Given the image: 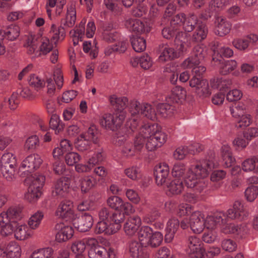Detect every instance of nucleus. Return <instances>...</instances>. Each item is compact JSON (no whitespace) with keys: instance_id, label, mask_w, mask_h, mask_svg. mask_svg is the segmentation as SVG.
Here are the masks:
<instances>
[{"instance_id":"25","label":"nucleus","mask_w":258,"mask_h":258,"mask_svg":"<svg viewBox=\"0 0 258 258\" xmlns=\"http://www.w3.org/2000/svg\"><path fill=\"white\" fill-rule=\"evenodd\" d=\"M221 150L223 165L227 168L232 166L235 160L232 156L230 148L227 146H223Z\"/></svg>"},{"instance_id":"40","label":"nucleus","mask_w":258,"mask_h":258,"mask_svg":"<svg viewBox=\"0 0 258 258\" xmlns=\"http://www.w3.org/2000/svg\"><path fill=\"white\" fill-rule=\"evenodd\" d=\"M91 142L87 139L81 138V135L75 142V148L80 152H85L91 148Z\"/></svg>"},{"instance_id":"43","label":"nucleus","mask_w":258,"mask_h":258,"mask_svg":"<svg viewBox=\"0 0 258 258\" xmlns=\"http://www.w3.org/2000/svg\"><path fill=\"white\" fill-rule=\"evenodd\" d=\"M224 217L225 215L224 213H218L213 216L209 217L207 220V224H210V226H207V228H214L215 226L218 225H221L225 223Z\"/></svg>"},{"instance_id":"41","label":"nucleus","mask_w":258,"mask_h":258,"mask_svg":"<svg viewBox=\"0 0 258 258\" xmlns=\"http://www.w3.org/2000/svg\"><path fill=\"white\" fill-rule=\"evenodd\" d=\"M49 125L51 128L55 130L56 134L62 131L64 125L60 120L58 115L56 114H52L49 121Z\"/></svg>"},{"instance_id":"16","label":"nucleus","mask_w":258,"mask_h":258,"mask_svg":"<svg viewBox=\"0 0 258 258\" xmlns=\"http://www.w3.org/2000/svg\"><path fill=\"white\" fill-rule=\"evenodd\" d=\"M169 173V167L165 163L160 164L155 167L154 175L158 185H162L166 182Z\"/></svg>"},{"instance_id":"36","label":"nucleus","mask_w":258,"mask_h":258,"mask_svg":"<svg viewBox=\"0 0 258 258\" xmlns=\"http://www.w3.org/2000/svg\"><path fill=\"white\" fill-rule=\"evenodd\" d=\"M186 92L184 88L176 86L172 90L170 98L173 102L177 103L180 100H184L186 98Z\"/></svg>"},{"instance_id":"11","label":"nucleus","mask_w":258,"mask_h":258,"mask_svg":"<svg viewBox=\"0 0 258 258\" xmlns=\"http://www.w3.org/2000/svg\"><path fill=\"white\" fill-rule=\"evenodd\" d=\"M215 34L220 37L227 35L231 29V23L223 16H217L214 22Z\"/></svg>"},{"instance_id":"5","label":"nucleus","mask_w":258,"mask_h":258,"mask_svg":"<svg viewBox=\"0 0 258 258\" xmlns=\"http://www.w3.org/2000/svg\"><path fill=\"white\" fill-rule=\"evenodd\" d=\"M73 224L78 231L85 232L89 231L93 224L92 216L87 213H82L74 220Z\"/></svg>"},{"instance_id":"29","label":"nucleus","mask_w":258,"mask_h":258,"mask_svg":"<svg viewBox=\"0 0 258 258\" xmlns=\"http://www.w3.org/2000/svg\"><path fill=\"white\" fill-rule=\"evenodd\" d=\"M110 103L114 106L117 112H123V110L128 104V99L126 97H116L113 95L110 98Z\"/></svg>"},{"instance_id":"33","label":"nucleus","mask_w":258,"mask_h":258,"mask_svg":"<svg viewBox=\"0 0 258 258\" xmlns=\"http://www.w3.org/2000/svg\"><path fill=\"white\" fill-rule=\"evenodd\" d=\"M131 42L133 49L136 52H142L146 48V40L143 37L133 36L131 37Z\"/></svg>"},{"instance_id":"42","label":"nucleus","mask_w":258,"mask_h":258,"mask_svg":"<svg viewBox=\"0 0 258 258\" xmlns=\"http://www.w3.org/2000/svg\"><path fill=\"white\" fill-rule=\"evenodd\" d=\"M28 227L26 225H19L15 229V237L19 240H24L28 238L30 234L28 232Z\"/></svg>"},{"instance_id":"56","label":"nucleus","mask_w":258,"mask_h":258,"mask_svg":"<svg viewBox=\"0 0 258 258\" xmlns=\"http://www.w3.org/2000/svg\"><path fill=\"white\" fill-rule=\"evenodd\" d=\"M86 245L84 239L74 241L71 246L72 251L76 254H82L86 249Z\"/></svg>"},{"instance_id":"48","label":"nucleus","mask_w":258,"mask_h":258,"mask_svg":"<svg viewBox=\"0 0 258 258\" xmlns=\"http://www.w3.org/2000/svg\"><path fill=\"white\" fill-rule=\"evenodd\" d=\"M258 163V158L253 156L244 160L242 164V168L244 171H251L255 169L256 164Z\"/></svg>"},{"instance_id":"22","label":"nucleus","mask_w":258,"mask_h":258,"mask_svg":"<svg viewBox=\"0 0 258 258\" xmlns=\"http://www.w3.org/2000/svg\"><path fill=\"white\" fill-rule=\"evenodd\" d=\"M20 28L17 25H10L5 30H0L1 35L7 40L10 41H14L20 35Z\"/></svg>"},{"instance_id":"17","label":"nucleus","mask_w":258,"mask_h":258,"mask_svg":"<svg viewBox=\"0 0 258 258\" xmlns=\"http://www.w3.org/2000/svg\"><path fill=\"white\" fill-rule=\"evenodd\" d=\"M129 251L133 258H148L146 245L137 241H132L128 245Z\"/></svg>"},{"instance_id":"21","label":"nucleus","mask_w":258,"mask_h":258,"mask_svg":"<svg viewBox=\"0 0 258 258\" xmlns=\"http://www.w3.org/2000/svg\"><path fill=\"white\" fill-rule=\"evenodd\" d=\"M179 221L175 218H173L168 221L166 228L165 235V241L170 242L173 239L174 235L178 229Z\"/></svg>"},{"instance_id":"15","label":"nucleus","mask_w":258,"mask_h":258,"mask_svg":"<svg viewBox=\"0 0 258 258\" xmlns=\"http://www.w3.org/2000/svg\"><path fill=\"white\" fill-rule=\"evenodd\" d=\"M258 40L256 35L250 34L242 38L234 39L233 45L238 50L244 51L252 45L254 44Z\"/></svg>"},{"instance_id":"14","label":"nucleus","mask_w":258,"mask_h":258,"mask_svg":"<svg viewBox=\"0 0 258 258\" xmlns=\"http://www.w3.org/2000/svg\"><path fill=\"white\" fill-rule=\"evenodd\" d=\"M158 50L160 53L159 59L162 62L171 60L179 56L178 53L173 48L170 47L167 43L159 44Z\"/></svg>"},{"instance_id":"55","label":"nucleus","mask_w":258,"mask_h":258,"mask_svg":"<svg viewBox=\"0 0 258 258\" xmlns=\"http://www.w3.org/2000/svg\"><path fill=\"white\" fill-rule=\"evenodd\" d=\"M28 82L30 86L38 90L44 86L43 81L35 74H31L29 78Z\"/></svg>"},{"instance_id":"46","label":"nucleus","mask_w":258,"mask_h":258,"mask_svg":"<svg viewBox=\"0 0 258 258\" xmlns=\"http://www.w3.org/2000/svg\"><path fill=\"white\" fill-rule=\"evenodd\" d=\"M186 171L185 165L183 163H175L172 169L171 174L176 179L181 178Z\"/></svg>"},{"instance_id":"32","label":"nucleus","mask_w":258,"mask_h":258,"mask_svg":"<svg viewBox=\"0 0 258 258\" xmlns=\"http://www.w3.org/2000/svg\"><path fill=\"white\" fill-rule=\"evenodd\" d=\"M198 19L194 14H189L187 17H185V20L182 24L183 29L186 32H191L195 28L196 25H198Z\"/></svg>"},{"instance_id":"50","label":"nucleus","mask_w":258,"mask_h":258,"mask_svg":"<svg viewBox=\"0 0 258 258\" xmlns=\"http://www.w3.org/2000/svg\"><path fill=\"white\" fill-rule=\"evenodd\" d=\"M18 225V222L14 221L9 222L5 225L2 226L1 234L4 236H7L11 235L13 232L15 233V229Z\"/></svg>"},{"instance_id":"45","label":"nucleus","mask_w":258,"mask_h":258,"mask_svg":"<svg viewBox=\"0 0 258 258\" xmlns=\"http://www.w3.org/2000/svg\"><path fill=\"white\" fill-rule=\"evenodd\" d=\"M161 216V213L156 208H153L146 214L143 218V221L147 224H150L158 220Z\"/></svg>"},{"instance_id":"51","label":"nucleus","mask_w":258,"mask_h":258,"mask_svg":"<svg viewBox=\"0 0 258 258\" xmlns=\"http://www.w3.org/2000/svg\"><path fill=\"white\" fill-rule=\"evenodd\" d=\"M143 103H140L137 100L131 101L129 106V110L132 116H138L141 114L142 108H143Z\"/></svg>"},{"instance_id":"38","label":"nucleus","mask_w":258,"mask_h":258,"mask_svg":"<svg viewBox=\"0 0 258 258\" xmlns=\"http://www.w3.org/2000/svg\"><path fill=\"white\" fill-rule=\"evenodd\" d=\"M41 189L34 187L33 185H29L28 192L25 196V198L30 202H36L41 195Z\"/></svg>"},{"instance_id":"35","label":"nucleus","mask_w":258,"mask_h":258,"mask_svg":"<svg viewBox=\"0 0 258 258\" xmlns=\"http://www.w3.org/2000/svg\"><path fill=\"white\" fill-rule=\"evenodd\" d=\"M125 216L121 212L113 213L111 216V227L114 226L113 232L116 233L121 227V223L124 220Z\"/></svg>"},{"instance_id":"57","label":"nucleus","mask_w":258,"mask_h":258,"mask_svg":"<svg viewBox=\"0 0 258 258\" xmlns=\"http://www.w3.org/2000/svg\"><path fill=\"white\" fill-rule=\"evenodd\" d=\"M41 44L39 47V55H46L53 49V45L50 43L49 39L45 38L41 39Z\"/></svg>"},{"instance_id":"10","label":"nucleus","mask_w":258,"mask_h":258,"mask_svg":"<svg viewBox=\"0 0 258 258\" xmlns=\"http://www.w3.org/2000/svg\"><path fill=\"white\" fill-rule=\"evenodd\" d=\"M245 210L244 204L241 201H236L233 204V207L227 210L226 216L228 219L241 221L246 217Z\"/></svg>"},{"instance_id":"7","label":"nucleus","mask_w":258,"mask_h":258,"mask_svg":"<svg viewBox=\"0 0 258 258\" xmlns=\"http://www.w3.org/2000/svg\"><path fill=\"white\" fill-rule=\"evenodd\" d=\"M57 231L55 239L58 242H64L71 238L74 234V229L70 226L65 225L63 223H57L55 225Z\"/></svg>"},{"instance_id":"47","label":"nucleus","mask_w":258,"mask_h":258,"mask_svg":"<svg viewBox=\"0 0 258 258\" xmlns=\"http://www.w3.org/2000/svg\"><path fill=\"white\" fill-rule=\"evenodd\" d=\"M143 108L141 114L150 120H153L156 118V113L155 109L150 104L143 103Z\"/></svg>"},{"instance_id":"49","label":"nucleus","mask_w":258,"mask_h":258,"mask_svg":"<svg viewBox=\"0 0 258 258\" xmlns=\"http://www.w3.org/2000/svg\"><path fill=\"white\" fill-rule=\"evenodd\" d=\"M43 216V213L40 211H38L33 214L28 221L30 227L33 229L37 228L40 225Z\"/></svg>"},{"instance_id":"62","label":"nucleus","mask_w":258,"mask_h":258,"mask_svg":"<svg viewBox=\"0 0 258 258\" xmlns=\"http://www.w3.org/2000/svg\"><path fill=\"white\" fill-rule=\"evenodd\" d=\"M8 164L12 166L17 165L16 157L11 153H5L1 159V164Z\"/></svg>"},{"instance_id":"61","label":"nucleus","mask_w":258,"mask_h":258,"mask_svg":"<svg viewBox=\"0 0 258 258\" xmlns=\"http://www.w3.org/2000/svg\"><path fill=\"white\" fill-rule=\"evenodd\" d=\"M11 221L18 222L22 218L21 211L16 208H10L7 211Z\"/></svg>"},{"instance_id":"3","label":"nucleus","mask_w":258,"mask_h":258,"mask_svg":"<svg viewBox=\"0 0 258 258\" xmlns=\"http://www.w3.org/2000/svg\"><path fill=\"white\" fill-rule=\"evenodd\" d=\"M206 51L203 46L197 45L195 46L192 50V56L186 59L182 63L185 68H191L193 65L200 64L205 55Z\"/></svg>"},{"instance_id":"1","label":"nucleus","mask_w":258,"mask_h":258,"mask_svg":"<svg viewBox=\"0 0 258 258\" xmlns=\"http://www.w3.org/2000/svg\"><path fill=\"white\" fill-rule=\"evenodd\" d=\"M214 166L212 160L205 161L203 165H192L184 178L185 184L188 188H194L196 191L201 192L207 186L204 178Z\"/></svg>"},{"instance_id":"34","label":"nucleus","mask_w":258,"mask_h":258,"mask_svg":"<svg viewBox=\"0 0 258 258\" xmlns=\"http://www.w3.org/2000/svg\"><path fill=\"white\" fill-rule=\"evenodd\" d=\"M111 223L100 220L96 225L95 232L98 234L104 233L107 235L115 233L113 232V229H111Z\"/></svg>"},{"instance_id":"54","label":"nucleus","mask_w":258,"mask_h":258,"mask_svg":"<svg viewBox=\"0 0 258 258\" xmlns=\"http://www.w3.org/2000/svg\"><path fill=\"white\" fill-rule=\"evenodd\" d=\"M244 195L247 201L253 202L258 195L257 186L251 185L248 187L245 191Z\"/></svg>"},{"instance_id":"23","label":"nucleus","mask_w":258,"mask_h":258,"mask_svg":"<svg viewBox=\"0 0 258 258\" xmlns=\"http://www.w3.org/2000/svg\"><path fill=\"white\" fill-rule=\"evenodd\" d=\"M100 132L95 125H91L87 132L81 134V138L87 139L91 142L96 144L98 143Z\"/></svg>"},{"instance_id":"12","label":"nucleus","mask_w":258,"mask_h":258,"mask_svg":"<svg viewBox=\"0 0 258 258\" xmlns=\"http://www.w3.org/2000/svg\"><path fill=\"white\" fill-rule=\"evenodd\" d=\"M73 203L70 201H64L60 203L55 214L56 216L67 220H73L75 217Z\"/></svg>"},{"instance_id":"13","label":"nucleus","mask_w":258,"mask_h":258,"mask_svg":"<svg viewBox=\"0 0 258 258\" xmlns=\"http://www.w3.org/2000/svg\"><path fill=\"white\" fill-rule=\"evenodd\" d=\"M70 179L68 177H62L58 179L54 183L52 190V194L54 196L58 197H65L70 187Z\"/></svg>"},{"instance_id":"44","label":"nucleus","mask_w":258,"mask_h":258,"mask_svg":"<svg viewBox=\"0 0 258 258\" xmlns=\"http://www.w3.org/2000/svg\"><path fill=\"white\" fill-rule=\"evenodd\" d=\"M163 240V235L160 232H153L150 238L147 242L146 246H149L155 248L161 245Z\"/></svg>"},{"instance_id":"18","label":"nucleus","mask_w":258,"mask_h":258,"mask_svg":"<svg viewBox=\"0 0 258 258\" xmlns=\"http://www.w3.org/2000/svg\"><path fill=\"white\" fill-rule=\"evenodd\" d=\"M141 225V219L138 216L129 217L124 224L123 229L125 234L129 236L135 235Z\"/></svg>"},{"instance_id":"39","label":"nucleus","mask_w":258,"mask_h":258,"mask_svg":"<svg viewBox=\"0 0 258 258\" xmlns=\"http://www.w3.org/2000/svg\"><path fill=\"white\" fill-rule=\"evenodd\" d=\"M157 109L159 114L166 118L173 114L174 107L168 103H160L158 105Z\"/></svg>"},{"instance_id":"53","label":"nucleus","mask_w":258,"mask_h":258,"mask_svg":"<svg viewBox=\"0 0 258 258\" xmlns=\"http://www.w3.org/2000/svg\"><path fill=\"white\" fill-rule=\"evenodd\" d=\"M103 3L108 10L116 14L120 13L122 11V8L116 0H104Z\"/></svg>"},{"instance_id":"37","label":"nucleus","mask_w":258,"mask_h":258,"mask_svg":"<svg viewBox=\"0 0 258 258\" xmlns=\"http://www.w3.org/2000/svg\"><path fill=\"white\" fill-rule=\"evenodd\" d=\"M153 230L149 226H143L138 232V237L140 242L146 245L147 242L153 234Z\"/></svg>"},{"instance_id":"63","label":"nucleus","mask_w":258,"mask_h":258,"mask_svg":"<svg viewBox=\"0 0 258 258\" xmlns=\"http://www.w3.org/2000/svg\"><path fill=\"white\" fill-rule=\"evenodd\" d=\"M122 202V199L119 197L112 196L108 199L107 203L108 206L111 208L115 210H118Z\"/></svg>"},{"instance_id":"52","label":"nucleus","mask_w":258,"mask_h":258,"mask_svg":"<svg viewBox=\"0 0 258 258\" xmlns=\"http://www.w3.org/2000/svg\"><path fill=\"white\" fill-rule=\"evenodd\" d=\"M39 146V140L36 135L29 137L25 142V148L28 150H34Z\"/></svg>"},{"instance_id":"8","label":"nucleus","mask_w":258,"mask_h":258,"mask_svg":"<svg viewBox=\"0 0 258 258\" xmlns=\"http://www.w3.org/2000/svg\"><path fill=\"white\" fill-rule=\"evenodd\" d=\"M207 224V220L205 221L203 215L200 212L196 211L191 215L189 218V226L194 232L201 233Z\"/></svg>"},{"instance_id":"58","label":"nucleus","mask_w":258,"mask_h":258,"mask_svg":"<svg viewBox=\"0 0 258 258\" xmlns=\"http://www.w3.org/2000/svg\"><path fill=\"white\" fill-rule=\"evenodd\" d=\"M45 177L42 174H35L32 177L31 183L30 185H33L35 187L41 189L44 185Z\"/></svg>"},{"instance_id":"24","label":"nucleus","mask_w":258,"mask_h":258,"mask_svg":"<svg viewBox=\"0 0 258 258\" xmlns=\"http://www.w3.org/2000/svg\"><path fill=\"white\" fill-rule=\"evenodd\" d=\"M208 30L207 26L203 23L198 24L196 31L192 36V41L200 42L204 40L207 36Z\"/></svg>"},{"instance_id":"60","label":"nucleus","mask_w":258,"mask_h":258,"mask_svg":"<svg viewBox=\"0 0 258 258\" xmlns=\"http://www.w3.org/2000/svg\"><path fill=\"white\" fill-rule=\"evenodd\" d=\"M235 126L237 128H244L250 125L251 120L249 115H242L235 121Z\"/></svg>"},{"instance_id":"64","label":"nucleus","mask_w":258,"mask_h":258,"mask_svg":"<svg viewBox=\"0 0 258 258\" xmlns=\"http://www.w3.org/2000/svg\"><path fill=\"white\" fill-rule=\"evenodd\" d=\"M197 249L187 251V253L190 258H206L205 249L202 245L197 247Z\"/></svg>"},{"instance_id":"28","label":"nucleus","mask_w":258,"mask_h":258,"mask_svg":"<svg viewBox=\"0 0 258 258\" xmlns=\"http://www.w3.org/2000/svg\"><path fill=\"white\" fill-rule=\"evenodd\" d=\"M167 186L169 195H172L180 194L184 188L183 180L181 178L172 180Z\"/></svg>"},{"instance_id":"9","label":"nucleus","mask_w":258,"mask_h":258,"mask_svg":"<svg viewBox=\"0 0 258 258\" xmlns=\"http://www.w3.org/2000/svg\"><path fill=\"white\" fill-rule=\"evenodd\" d=\"M231 84V81L225 79H217L216 84L212 85L213 88H219L220 92L216 94L212 98V102L215 105L222 104L225 99V94L222 92L223 89H228L229 86Z\"/></svg>"},{"instance_id":"26","label":"nucleus","mask_w":258,"mask_h":258,"mask_svg":"<svg viewBox=\"0 0 258 258\" xmlns=\"http://www.w3.org/2000/svg\"><path fill=\"white\" fill-rule=\"evenodd\" d=\"M7 257L20 258L21 255V247L14 241L10 242L7 246L6 250Z\"/></svg>"},{"instance_id":"19","label":"nucleus","mask_w":258,"mask_h":258,"mask_svg":"<svg viewBox=\"0 0 258 258\" xmlns=\"http://www.w3.org/2000/svg\"><path fill=\"white\" fill-rule=\"evenodd\" d=\"M125 27L130 31L137 33H147L150 31L147 24L144 23L139 19H128L125 21Z\"/></svg>"},{"instance_id":"6","label":"nucleus","mask_w":258,"mask_h":258,"mask_svg":"<svg viewBox=\"0 0 258 258\" xmlns=\"http://www.w3.org/2000/svg\"><path fill=\"white\" fill-rule=\"evenodd\" d=\"M43 160L37 154L28 156L22 162L21 168L26 169V171L32 173L38 169L42 164Z\"/></svg>"},{"instance_id":"31","label":"nucleus","mask_w":258,"mask_h":258,"mask_svg":"<svg viewBox=\"0 0 258 258\" xmlns=\"http://www.w3.org/2000/svg\"><path fill=\"white\" fill-rule=\"evenodd\" d=\"M245 225H236L234 224L230 223L223 226L222 231L225 234H234L242 236L244 234Z\"/></svg>"},{"instance_id":"4","label":"nucleus","mask_w":258,"mask_h":258,"mask_svg":"<svg viewBox=\"0 0 258 258\" xmlns=\"http://www.w3.org/2000/svg\"><path fill=\"white\" fill-rule=\"evenodd\" d=\"M189 86L195 88V91L200 97H207L210 95L209 83L206 80L193 76L189 81Z\"/></svg>"},{"instance_id":"20","label":"nucleus","mask_w":258,"mask_h":258,"mask_svg":"<svg viewBox=\"0 0 258 258\" xmlns=\"http://www.w3.org/2000/svg\"><path fill=\"white\" fill-rule=\"evenodd\" d=\"M90 258H115V254L114 250L111 248L108 249L99 245L90 249L88 252Z\"/></svg>"},{"instance_id":"2","label":"nucleus","mask_w":258,"mask_h":258,"mask_svg":"<svg viewBox=\"0 0 258 258\" xmlns=\"http://www.w3.org/2000/svg\"><path fill=\"white\" fill-rule=\"evenodd\" d=\"M125 117L124 112H116L113 114H105L100 120V124L111 131H115L122 125Z\"/></svg>"},{"instance_id":"27","label":"nucleus","mask_w":258,"mask_h":258,"mask_svg":"<svg viewBox=\"0 0 258 258\" xmlns=\"http://www.w3.org/2000/svg\"><path fill=\"white\" fill-rule=\"evenodd\" d=\"M95 179L91 176H86L79 180V186L83 193L88 192L95 185Z\"/></svg>"},{"instance_id":"59","label":"nucleus","mask_w":258,"mask_h":258,"mask_svg":"<svg viewBox=\"0 0 258 258\" xmlns=\"http://www.w3.org/2000/svg\"><path fill=\"white\" fill-rule=\"evenodd\" d=\"M81 159V156L76 152H70L65 156L66 163L69 166H73L78 163Z\"/></svg>"},{"instance_id":"30","label":"nucleus","mask_w":258,"mask_h":258,"mask_svg":"<svg viewBox=\"0 0 258 258\" xmlns=\"http://www.w3.org/2000/svg\"><path fill=\"white\" fill-rule=\"evenodd\" d=\"M219 72L222 75H226L234 70L237 66V62L233 59L223 61L220 63Z\"/></svg>"}]
</instances>
